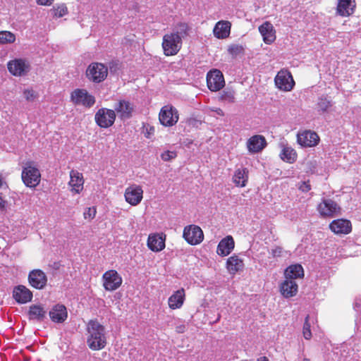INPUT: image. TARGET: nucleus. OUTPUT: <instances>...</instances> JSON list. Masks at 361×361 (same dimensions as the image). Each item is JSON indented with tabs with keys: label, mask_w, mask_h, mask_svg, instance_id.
I'll list each match as a JSON object with an SVG mask.
<instances>
[{
	"label": "nucleus",
	"mask_w": 361,
	"mask_h": 361,
	"mask_svg": "<svg viewBox=\"0 0 361 361\" xmlns=\"http://www.w3.org/2000/svg\"><path fill=\"white\" fill-rule=\"evenodd\" d=\"M71 101L75 105H82L90 108L96 102L95 97L85 89L77 88L71 93Z\"/></svg>",
	"instance_id": "6"
},
{
	"label": "nucleus",
	"mask_w": 361,
	"mask_h": 361,
	"mask_svg": "<svg viewBox=\"0 0 361 361\" xmlns=\"http://www.w3.org/2000/svg\"><path fill=\"white\" fill-rule=\"evenodd\" d=\"M4 183L3 177L1 175H0V188L2 187Z\"/></svg>",
	"instance_id": "52"
},
{
	"label": "nucleus",
	"mask_w": 361,
	"mask_h": 361,
	"mask_svg": "<svg viewBox=\"0 0 361 361\" xmlns=\"http://www.w3.org/2000/svg\"><path fill=\"white\" fill-rule=\"evenodd\" d=\"M248 169L247 168L238 169L235 171L233 181L237 187H245L248 180Z\"/></svg>",
	"instance_id": "33"
},
{
	"label": "nucleus",
	"mask_w": 361,
	"mask_h": 361,
	"mask_svg": "<svg viewBox=\"0 0 361 361\" xmlns=\"http://www.w3.org/2000/svg\"><path fill=\"white\" fill-rule=\"evenodd\" d=\"M297 142L302 147H312L318 145L319 137L315 132L304 130L298 133Z\"/></svg>",
	"instance_id": "16"
},
{
	"label": "nucleus",
	"mask_w": 361,
	"mask_h": 361,
	"mask_svg": "<svg viewBox=\"0 0 361 361\" xmlns=\"http://www.w3.org/2000/svg\"><path fill=\"white\" fill-rule=\"evenodd\" d=\"M282 254V247L277 246L271 250V255L273 257H281Z\"/></svg>",
	"instance_id": "46"
},
{
	"label": "nucleus",
	"mask_w": 361,
	"mask_h": 361,
	"mask_svg": "<svg viewBox=\"0 0 361 361\" xmlns=\"http://www.w3.org/2000/svg\"><path fill=\"white\" fill-rule=\"evenodd\" d=\"M27 315L30 320L42 322L47 317V311L42 305H32L29 307Z\"/></svg>",
	"instance_id": "31"
},
{
	"label": "nucleus",
	"mask_w": 361,
	"mask_h": 361,
	"mask_svg": "<svg viewBox=\"0 0 361 361\" xmlns=\"http://www.w3.org/2000/svg\"><path fill=\"white\" fill-rule=\"evenodd\" d=\"M186 331V326L185 324H180L176 327V331L178 334H183Z\"/></svg>",
	"instance_id": "49"
},
{
	"label": "nucleus",
	"mask_w": 361,
	"mask_h": 361,
	"mask_svg": "<svg viewBox=\"0 0 361 361\" xmlns=\"http://www.w3.org/2000/svg\"><path fill=\"white\" fill-rule=\"evenodd\" d=\"M53 15L55 17L61 18L66 16L68 13V8L65 5L57 6L52 8Z\"/></svg>",
	"instance_id": "39"
},
{
	"label": "nucleus",
	"mask_w": 361,
	"mask_h": 361,
	"mask_svg": "<svg viewBox=\"0 0 361 361\" xmlns=\"http://www.w3.org/2000/svg\"><path fill=\"white\" fill-rule=\"evenodd\" d=\"M50 319L57 324L63 323L68 318V311L63 304L54 305L49 312Z\"/></svg>",
	"instance_id": "22"
},
{
	"label": "nucleus",
	"mask_w": 361,
	"mask_h": 361,
	"mask_svg": "<svg viewBox=\"0 0 361 361\" xmlns=\"http://www.w3.org/2000/svg\"><path fill=\"white\" fill-rule=\"evenodd\" d=\"M85 74L90 81L99 83L106 78L108 68L102 63L93 62L88 66Z\"/></svg>",
	"instance_id": "5"
},
{
	"label": "nucleus",
	"mask_w": 361,
	"mask_h": 361,
	"mask_svg": "<svg viewBox=\"0 0 361 361\" xmlns=\"http://www.w3.org/2000/svg\"><path fill=\"white\" fill-rule=\"evenodd\" d=\"M166 235L163 233H152L147 238V247L153 252H160L165 248Z\"/></svg>",
	"instance_id": "23"
},
{
	"label": "nucleus",
	"mask_w": 361,
	"mask_h": 361,
	"mask_svg": "<svg viewBox=\"0 0 361 361\" xmlns=\"http://www.w3.org/2000/svg\"><path fill=\"white\" fill-rule=\"evenodd\" d=\"M87 343L92 350L103 349L106 345L105 329L97 319H91L87 325Z\"/></svg>",
	"instance_id": "2"
},
{
	"label": "nucleus",
	"mask_w": 361,
	"mask_h": 361,
	"mask_svg": "<svg viewBox=\"0 0 361 361\" xmlns=\"http://www.w3.org/2000/svg\"><path fill=\"white\" fill-rule=\"evenodd\" d=\"M235 242L232 236L228 235L223 238L218 244L216 252L219 255L225 257L228 255L234 249Z\"/></svg>",
	"instance_id": "29"
},
{
	"label": "nucleus",
	"mask_w": 361,
	"mask_h": 361,
	"mask_svg": "<svg viewBox=\"0 0 361 361\" xmlns=\"http://www.w3.org/2000/svg\"><path fill=\"white\" fill-rule=\"evenodd\" d=\"M28 282L32 287L41 290L47 286V277L41 269H34L28 274Z\"/></svg>",
	"instance_id": "17"
},
{
	"label": "nucleus",
	"mask_w": 361,
	"mask_h": 361,
	"mask_svg": "<svg viewBox=\"0 0 361 361\" xmlns=\"http://www.w3.org/2000/svg\"><path fill=\"white\" fill-rule=\"evenodd\" d=\"M207 85L212 92H216L222 89L225 85L223 73L218 69H212L207 74Z\"/></svg>",
	"instance_id": "13"
},
{
	"label": "nucleus",
	"mask_w": 361,
	"mask_h": 361,
	"mask_svg": "<svg viewBox=\"0 0 361 361\" xmlns=\"http://www.w3.org/2000/svg\"><path fill=\"white\" fill-rule=\"evenodd\" d=\"M16 41V36L10 31H0V44H11Z\"/></svg>",
	"instance_id": "35"
},
{
	"label": "nucleus",
	"mask_w": 361,
	"mask_h": 361,
	"mask_svg": "<svg viewBox=\"0 0 361 361\" xmlns=\"http://www.w3.org/2000/svg\"><path fill=\"white\" fill-rule=\"evenodd\" d=\"M32 291L23 285H18L13 288V298L19 304H25L32 300Z\"/></svg>",
	"instance_id": "21"
},
{
	"label": "nucleus",
	"mask_w": 361,
	"mask_h": 361,
	"mask_svg": "<svg viewBox=\"0 0 361 361\" xmlns=\"http://www.w3.org/2000/svg\"><path fill=\"white\" fill-rule=\"evenodd\" d=\"M280 158L285 162L293 164L298 159L296 151L288 145H281V150L279 154Z\"/></svg>",
	"instance_id": "32"
},
{
	"label": "nucleus",
	"mask_w": 361,
	"mask_h": 361,
	"mask_svg": "<svg viewBox=\"0 0 361 361\" xmlns=\"http://www.w3.org/2000/svg\"><path fill=\"white\" fill-rule=\"evenodd\" d=\"M116 118L115 111L106 108L99 109L94 115L95 123L102 128H108L112 126Z\"/></svg>",
	"instance_id": "7"
},
{
	"label": "nucleus",
	"mask_w": 361,
	"mask_h": 361,
	"mask_svg": "<svg viewBox=\"0 0 361 361\" xmlns=\"http://www.w3.org/2000/svg\"><path fill=\"white\" fill-rule=\"evenodd\" d=\"M243 268L244 262L238 255H233L227 259L226 269L231 274L234 275L242 271Z\"/></svg>",
	"instance_id": "30"
},
{
	"label": "nucleus",
	"mask_w": 361,
	"mask_h": 361,
	"mask_svg": "<svg viewBox=\"0 0 361 361\" xmlns=\"http://www.w3.org/2000/svg\"><path fill=\"white\" fill-rule=\"evenodd\" d=\"M215 111L217 113V114H219L220 116H224V113L223 110L219 109V108L217 109Z\"/></svg>",
	"instance_id": "50"
},
{
	"label": "nucleus",
	"mask_w": 361,
	"mask_h": 361,
	"mask_svg": "<svg viewBox=\"0 0 361 361\" xmlns=\"http://www.w3.org/2000/svg\"><path fill=\"white\" fill-rule=\"evenodd\" d=\"M9 73L16 77L26 75L30 71V63L24 59H14L7 63Z\"/></svg>",
	"instance_id": "9"
},
{
	"label": "nucleus",
	"mask_w": 361,
	"mask_h": 361,
	"mask_svg": "<svg viewBox=\"0 0 361 361\" xmlns=\"http://www.w3.org/2000/svg\"><path fill=\"white\" fill-rule=\"evenodd\" d=\"M221 101L228 103H234L235 101V92L232 90H224L219 97Z\"/></svg>",
	"instance_id": "36"
},
{
	"label": "nucleus",
	"mask_w": 361,
	"mask_h": 361,
	"mask_svg": "<svg viewBox=\"0 0 361 361\" xmlns=\"http://www.w3.org/2000/svg\"><path fill=\"white\" fill-rule=\"evenodd\" d=\"M329 229L336 235H346L351 232V222L345 219L333 220L329 225Z\"/></svg>",
	"instance_id": "19"
},
{
	"label": "nucleus",
	"mask_w": 361,
	"mask_h": 361,
	"mask_svg": "<svg viewBox=\"0 0 361 361\" xmlns=\"http://www.w3.org/2000/svg\"><path fill=\"white\" fill-rule=\"evenodd\" d=\"M257 361H269V359L267 357L263 356L258 358Z\"/></svg>",
	"instance_id": "51"
},
{
	"label": "nucleus",
	"mask_w": 361,
	"mask_h": 361,
	"mask_svg": "<svg viewBox=\"0 0 361 361\" xmlns=\"http://www.w3.org/2000/svg\"><path fill=\"white\" fill-rule=\"evenodd\" d=\"M317 106L322 111H327L331 106V102L326 97H321L319 99Z\"/></svg>",
	"instance_id": "40"
},
{
	"label": "nucleus",
	"mask_w": 361,
	"mask_h": 361,
	"mask_svg": "<svg viewBox=\"0 0 361 361\" xmlns=\"http://www.w3.org/2000/svg\"><path fill=\"white\" fill-rule=\"evenodd\" d=\"M7 201L0 195V211L5 212L7 207Z\"/></svg>",
	"instance_id": "47"
},
{
	"label": "nucleus",
	"mask_w": 361,
	"mask_h": 361,
	"mask_svg": "<svg viewBox=\"0 0 361 361\" xmlns=\"http://www.w3.org/2000/svg\"><path fill=\"white\" fill-rule=\"evenodd\" d=\"M185 300V291L183 288L175 291L168 299V305L170 309H180Z\"/></svg>",
	"instance_id": "28"
},
{
	"label": "nucleus",
	"mask_w": 361,
	"mask_h": 361,
	"mask_svg": "<svg viewBox=\"0 0 361 361\" xmlns=\"http://www.w3.org/2000/svg\"><path fill=\"white\" fill-rule=\"evenodd\" d=\"M115 114L121 121H126L132 118L135 111L133 104L126 99H120L114 105Z\"/></svg>",
	"instance_id": "14"
},
{
	"label": "nucleus",
	"mask_w": 361,
	"mask_h": 361,
	"mask_svg": "<svg viewBox=\"0 0 361 361\" xmlns=\"http://www.w3.org/2000/svg\"><path fill=\"white\" fill-rule=\"evenodd\" d=\"M247 148L250 154L261 152L267 145L264 136L255 135L251 136L246 142Z\"/></svg>",
	"instance_id": "18"
},
{
	"label": "nucleus",
	"mask_w": 361,
	"mask_h": 361,
	"mask_svg": "<svg viewBox=\"0 0 361 361\" xmlns=\"http://www.w3.org/2000/svg\"><path fill=\"white\" fill-rule=\"evenodd\" d=\"M143 133L147 138H151L152 135H154L155 132V128L154 126L149 125V123H146L143 125Z\"/></svg>",
	"instance_id": "43"
},
{
	"label": "nucleus",
	"mask_w": 361,
	"mask_h": 361,
	"mask_svg": "<svg viewBox=\"0 0 361 361\" xmlns=\"http://www.w3.org/2000/svg\"><path fill=\"white\" fill-rule=\"evenodd\" d=\"M310 316L307 315L305 319L302 329V334L305 339L310 340L312 338V332L310 330V324L309 322Z\"/></svg>",
	"instance_id": "38"
},
{
	"label": "nucleus",
	"mask_w": 361,
	"mask_h": 361,
	"mask_svg": "<svg viewBox=\"0 0 361 361\" xmlns=\"http://www.w3.org/2000/svg\"><path fill=\"white\" fill-rule=\"evenodd\" d=\"M97 214V208L95 207H88L85 209L83 213L84 218L85 219H93Z\"/></svg>",
	"instance_id": "44"
},
{
	"label": "nucleus",
	"mask_w": 361,
	"mask_h": 361,
	"mask_svg": "<svg viewBox=\"0 0 361 361\" xmlns=\"http://www.w3.org/2000/svg\"><path fill=\"white\" fill-rule=\"evenodd\" d=\"M25 99L32 102L37 97V94L32 89H25L23 92Z\"/></svg>",
	"instance_id": "42"
},
{
	"label": "nucleus",
	"mask_w": 361,
	"mask_h": 361,
	"mask_svg": "<svg viewBox=\"0 0 361 361\" xmlns=\"http://www.w3.org/2000/svg\"><path fill=\"white\" fill-rule=\"evenodd\" d=\"M177 32L166 33L162 39L164 54L166 56L176 55L182 47V38L188 35L189 27L185 23L178 24Z\"/></svg>",
	"instance_id": "1"
},
{
	"label": "nucleus",
	"mask_w": 361,
	"mask_h": 361,
	"mask_svg": "<svg viewBox=\"0 0 361 361\" xmlns=\"http://www.w3.org/2000/svg\"><path fill=\"white\" fill-rule=\"evenodd\" d=\"M23 183L29 188H35L41 180V173L32 161L25 163L21 173Z\"/></svg>",
	"instance_id": "3"
},
{
	"label": "nucleus",
	"mask_w": 361,
	"mask_h": 361,
	"mask_svg": "<svg viewBox=\"0 0 361 361\" xmlns=\"http://www.w3.org/2000/svg\"><path fill=\"white\" fill-rule=\"evenodd\" d=\"M84 183L85 180L82 173L73 169L70 171L68 185L71 188L72 194H80L84 188Z\"/></svg>",
	"instance_id": "20"
},
{
	"label": "nucleus",
	"mask_w": 361,
	"mask_h": 361,
	"mask_svg": "<svg viewBox=\"0 0 361 361\" xmlns=\"http://www.w3.org/2000/svg\"><path fill=\"white\" fill-rule=\"evenodd\" d=\"M274 82L279 90L285 92L292 90L295 85L292 74L287 69L279 71L274 78Z\"/></svg>",
	"instance_id": "11"
},
{
	"label": "nucleus",
	"mask_w": 361,
	"mask_h": 361,
	"mask_svg": "<svg viewBox=\"0 0 361 361\" xmlns=\"http://www.w3.org/2000/svg\"><path fill=\"white\" fill-rule=\"evenodd\" d=\"M299 189L304 192H307L311 190L310 181H303L300 184Z\"/></svg>",
	"instance_id": "45"
},
{
	"label": "nucleus",
	"mask_w": 361,
	"mask_h": 361,
	"mask_svg": "<svg viewBox=\"0 0 361 361\" xmlns=\"http://www.w3.org/2000/svg\"><path fill=\"white\" fill-rule=\"evenodd\" d=\"M178 111L172 105H165L161 109L159 120L164 126L171 127L174 126L178 122Z\"/></svg>",
	"instance_id": "8"
},
{
	"label": "nucleus",
	"mask_w": 361,
	"mask_h": 361,
	"mask_svg": "<svg viewBox=\"0 0 361 361\" xmlns=\"http://www.w3.org/2000/svg\"><path fill=\"white\" fill-rule=\"evenodd\" d=\"M280 293L286 298H290L296 295L298 290V286L293 280L285 279L281 283Z\"/></svg>",
	"instance_id": "25"
},
{
	"label": "nucleus",
	"mask_w": 361,
	"mask_h": 361,
	"mask_svg": "<svg viewBox=\"0 0 361 361\" xmlns=\"http://www.w3.org/2000/svg\"><path fill=\"white\" fill-rule=\"evenodd\" d=\"M124 197L128 204L136 206L143 198V190L140 185L133 184L126 189Z\"/></svg>",
	"instance_id": "15"
},
{
	"label": "nucleus",
	"mask_w": 361,
	"mask_h": 361,
	"mask_svg": "<svg viewBox=\"0 0 361 361\" xmlns=\"http://www.w3.org/2000/svg\"><path fill=\"white\" fill-rule=\"evenodd\" d=\"M38 5L41 6H50L54 2V0H36Z\"/></svg>",
	"instance_id": "48"
},
{
	"label": "nucleus",
	"mask_w": 361,
	"mask_h": 361,
	"mask_svg": "<svg viewBox=\"0 0 361 361\" xmlns=\"http://www.w3.org/2000/svg\"><path fill=\"white\" fill-rule=\"evenodd\" d=\"M355 6V0H338L336 13L341 16L348 17L354 13Z\"/></svg>",
	"instance_id": "27"
},
{
	"label": "nucleus",
	"mask_w": 361,
	"mask_h": 361,
	"mask_svg": "<svg viewBox=\"0 0 361 361\" xmlns=\"http://www.w3.org/2000/svg\"><path fill=\"white\" fill-rule=\"evenodd\" d=\"M319 216L323 219H331L341 214V208L337 202L329 198H323L317 206Z\"/></svg>",
	"instance_id": "4"
},
{
	"label": "nucleus",
	"mask_w": 361,
	"mask_h": 361,
	"mask_svg": "<svg viewBox=\"0 0 361 361\" xmlns=\"http://www.w3.org/2000/svg\"><path fill=\"white\" fill-rule=\"evenodd\" d=\"M259 32L262 36L265 44H271L276 40V30L270 22L266 21L259 25Z\"/></svg>",
	"instance_id": "24"
},
{
	"label": "nucleus",
	"mask_w": 361,
	"mask_h": 361,
	"mask_svg": "<svg viewBox=\"0 0 361 361\" xmlns=\"http://www.w3.org/2000/svg\"><path fill=\"white\" fill-rule=\"evenodd\" d=\"M183 236L186 242L192 245L200 244L204 239L203 231L200 227L193 224L184 228Z\"/></svg>",
	"instance_id": "12"
},
{
	"label": "nucleus",
	"mask_w": 361,
	"mask_h": 361,
	"mask_svg": "<svg viewBox=\"0 0 361 361\" xmlns=\"http://www.w3.org/2000/svg\"><path fill=\"white\" fill-rule=\"evenodd\" d=\"M103 287L107 291H114L122 284L123 279L115 269L105 271L102 276Z\"/></svg>",
	"instance_id": "10"
},
{
	"label": "nucleus",
	"mask_w": 361,
	"mask_h": 361,
	"mask_svg": "<svg viewBox=\"0 0 361 361\" xmlns=\"http://www.w3.org/2000/svg\"><path fill=\"white\" fill-rule=\"evenodd\" d=\"M284 275L285 279L294 281L304 276V270L300 264H293L286 269Z\"/></svg>",
	"instance_id": "34"
},
{
	"label": "nucleus",
	"mask_w": 361,
	"mask_h": 361,
	"mask_svg": "<svg viewBox=\"0 0 361 361\" xmlns=\"http://www.w3.org/2000/svg\"><path fill=\"white\" fill-rule=\"evenodd\" d=\"M231 23L228 20L218 21L213 30L214 35L217 39H226L231 34Z\"/></svg>",
	"instance_id": "26"
},
{
	"label": "nucleus",
	"mask_w": 361,
	"mask_h": 361,
	"mask_svg": "<svg viewBox=\"0 0 361 361\" xmlns=\"http://www.w3.org/2000/svg\"><path fill=\"white\" fill-rule=\"evenodd\" d=\"M302 361H310V359H308V358H304V359L302 360Z\"/></svg>",
	"instance_id": "53"
},
{
	"label": "nucleus",
	"mask_w": 361,
	"mask_h": 361,
	"mask_svg": "<svg viewBox=\"0 0 361 361\" xmlns=\"http://www.w3.org/2000/svg\"><path fill=\"white\" fill-rule=\"evenodd\" d=\"M245 51L244 47L240 44H231L228 48V52L233 57L243 54Z\"/></svg>",
	"instance_id": "37"
},
{
	"label": "nucleus",
	"mask_w": 361,
	"mask_h": 361,
	"mask_svg": "<svg viewBox=\"0 0 361 361\" xmlns=\"http://www.w3.org/2000/svg\"><path fill=\"white\" fill-rule=\"evenodd\" d=\"M177 157V152L176 151H164L161 154V159L164 161H169Z\"/></svg>",
	"instance_id": "41"
}]
</instances>
